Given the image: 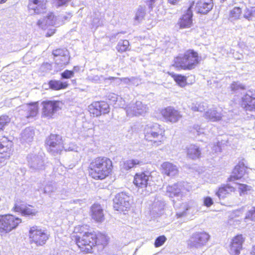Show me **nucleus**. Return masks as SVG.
<instances>
[{"mask_svg":"<svg viewBox=\"0 0 255 255\" xmlns=\"http://www.w3.org/2000/svg\"><path fill=\"white\" fill-rule=\"evenodd\" d=\"M111 160L105 157L94 159L90 164V175L96 180H102L107 177L112 171Z\"/></svg>","mask_w":255,"mask_h":255,"instance_id":"1","label":"nucleus"},{"mask_svg":"<svg viewBox=\"0 0 255 255\" xmlns=\"http://www.w3.org/2000/svg\"><path fill=\"white\" fill-rule=\"evenodd\" d=\"M144 134L145 139L152 141L153 146H158L163 142L164 130L158 124L147 125L144 128Z\"/></svg>","mask_w":255,"mask_h":255,"instance_id":"2","label":"nucleus"},{"mask_svg":"<svg viewBox=\"0 0 255 255\" xmlns=\"http://www.w3.org/2000/svg\"><path fill=\"white\" fill-rule=\"evenodd\" d=\"M198 53L193 50L186 51L183 55H180L175 59V65L182 69L191 70L194 69L199 62Z\"/></svg>","mask_w":255,"mask_h":255,"instance_id":"3","label":"nucleus"},{"mask_svg":"<svg viewBox=\"0 0 255 255\" xmlns=\"http://www.w3.org/2000/svg\"><path fill=\"white\" fill-rule=\"evenodd\" d=\"M97 242V236L93 233H85L82 237L78 236L76 244L81 251L86 253H91Z\"/></svg>","mask_w":255,"mask_h":255,"instance_id":"4","label":"nucleus"},{"mask_svg":"<svg viewBox=\"0 0 255 255\" xmlns=\"http://www.w3.org/2000/svg\"><path fill=\"white\" fill-rule=\"evenodd\" d=\"M45 144L48 151L54 155L60 154L63 149L67 150L63 145L62 137L58 134H50L46 138Z\"/></svg>","mask_w":255,"mask_h":255,"instance_id":"5","label":"nucleus"},{"mask_svg":"<svg viewBox=\"0 0 255 255\" xmlns=\"http://www.w3.org/2000/svg\"><path fill=\"white\" fill-rule=\"evenodd\" d=\"M49 235L46 230L35 226L29 230V238L31 244L34 243L37 246H42L48 240Z\"/></svg>","mask_w":255,"mask_h":255,"instance_id":"6","label":"nucleus"},{"mask_svg":"<svg viewBox=\"0 0 255 255\" xmlns=\"http://www.w3.org/2000/svg\"><path fill=\"white\" fill-rule=\"evenodd\" d=\"M21 221V219L11 215L0 216V235L2 236L15 228Z\"/></svg>","mask_w":255,"mask_h":255,"instance_id":"7","label":"nucleus"},{"mask_svg":"<svg viewBox=\"0 0 255 255\" xmlns=\"http://www.w3.org/2000/svg\"><path fill=\"white\" fill-rule=\"evenodd\" d=\"M210 239V235L204 232L193 233L187 241L189 248L193 249H201L206 246Z\"/></svg>","mask_w":255,"mask_h":255,"instance_id":"8","label":"nucleus"},{"mask_svg":"<svg viewBox=\"0 0 255 255\" xmlns=\"http://www.w3.org/2000/svg\"><path fill=\"white\" fill-rule=\"evenodd\" d=\"M42 115L47 118H52L57 112L61 110L63 103L59 101H47L42 103Z\"/></svg>","mask_w":255,"mask_h":255,"instance_id":"9","label":"nucleus"},{"mask_svg":"<svg viewBox=\"0 0 255 255\" xmlns=\"http://www.w3.org/2000/svg\"><path fill=\"white\" fill-rule=\"evenodd\" d=\"M183 190L184 189L181 183L168 185L166 187V195L172 201L175 208H178L177 205L175 204L176 200L179 201L182 199L184 196Z\"/></svg>","mask_w":255,"mask_h":255,"instance_id":"10","label":"nucleus"},{"mask_svg":"<svg viewBox=\"0 0 255 255\" xmlns=\"http://www.w3.org/2000/svg\"><path fill=\"white\" fill-rule=\"evenodd\" d=\"M132 197L124 192L118 194L114 199V208L117 211L127 210L130 207Z\"/></svg>","mask_w":255,"mask_h":255,"instance_id":"11","label":"nucleus"},{"mask_svg":"<svg viewBox=\"0 0 255 255\" xmlns=\"http://www.w3.org/2000/svg\"><path fill=\"white\" fill-rule=\"evenodd\" d=\"M125 110L128 116L133 117L144 115L147 112L148 108L141 102L136 101L128 104Z\"/></svg>","mask_w":255,"mask_h":255,"instance_id":"12","label":"nucleus"},{"mask_svg":"<svg viewBox=\"0 0 255 255\" xmlns=\"http://www.w3.org/2000/svg\"><path fill=\"white\" fill-rule=\"evenodd\" d=\"M27 161L31 172H38L45 169V163L41 155L30 154L27 157Z\"/></svg>","mask_w":255,"mask_h":255,"instance_id":"13","label":"nucleus"},{"mask_svg":"<svg viewBox=\"0 0 255 255\" xmlns=\"http://www.w3.org/2000/svg\"><path fill=\"white\" fill-rule=\"evenodd\" d=\"M19 115L22 118L27 119L35 117L38 114V108L37 103L23 105L19 107Z\"/></svg>","mask_w":255,"mask_h":255,"instance_id":"14","label":"nucleus"},{"mask_svg":"<svg viewBox=\"0 0 255 255\" xmlns=\"http://www.w3.org/2000/svg\"><path fill=\"white\" fill-rule=\"evenodd\" d=\"M89 112L94 117L109 112V105L105 102H95L89 106Z\"/></svg>","mask_w":255,"mask_h":255,"instance_id":"15","label":"nucleus"},{"mask_svg":"<svg viewBox=\"0 0 255 255\" xmlns=\"http://www.w3.org/2000/svg\"><path fill=\"white\" fill-rule=\"evenodd\" d=\"M153 182L152 176L148 172H142L135 174L133 183L137 187L144 188L151 186Z\"/></svg>","mask_w":255,"mask_h":255,"instance_id":"16","label":"nucleus"},{"mask_svg":"<svg viewBox=\"0 0 255 255\" xmlns=\"http://www.w3.org/2000/svg\"><path fill=\"white\" fill-rule=\"evenodd\" d=\"M164 119L172 123L177 122L182 117L180 112L172 107H167L161 111Z\"/></svg>","mask_w":255,"mask_h":255,"instance_id":"17","label":"nucleus"},{"mask_svg":"<svg viewBox=\"0 0 255 255\" xmlns=\"http://www.w3.org/2000/svg\"><path fill=\"white\" fill-rule=\"evenodd\" d=\"M241 105L246 111L255 109V92L249 90L241 98Z\"/></svg>","mask_w":255,"mask_h":255,"instance_id":"18","label":"nucleus"},{"mask_svg":"<svg viewBox=\"0 0 255 255\" xmlns=\"http://www.w3.org/2000/svg\"><path fill=\"white\" fill-rule=\"evenodd\" d=\"M244 239L242 235H238L232 240L230 246L229 253L231 255H239L242 249Z\"/></svg>","mask_w":255,"mask_h":255,"instance_id":"19","label":"nucleus"},{"mask_svg":"<svg viewBox=\"0 0 255 255\" xmlns=\"http://www.w3.org/2000/svg\"><path fill=\"white\" fill-rule=\"evenodd\" d=\"M194 5V2L187 10L186 12L179 19L178 24L181 28L190 27L192 25V11L191 9Z\"/></svg>","mask_w":255,"mask_h":255,"instance_id":"20","label":"nucleus"},{"mask_svg":"<svg viewBox=\"0 0 255 255\" xmlns=\"http://www.w3.org/2000/svg\"><path fill=\"white\" fill-rule=\"evenodd\" d=\"M28 7L32 9L36 14L43 13L46 12L47 0H29Z\"/></svg>","mask_w":255,"mask_h":255,"instance_id":"21","label":"nucleus"},{"mask_svg":"<svg viewBox=\"0 0 255 255\" xmlns=\"http://www.w3.org/2000/svg\"><path fill=\"white\" fill-rule=\"evenodd\" d=\"M204 117L206 119L212 122H217L221 120L227 122L225 119V116L217 108L209 109L205 113Z\"/></svg>","mask_w":255,"mask_h":255,"instance_id":"22","label":"nucleus"},{"mask_svg":"<svg viewBox=\"0 0 255 255\" xmlns=\"http://www.w3.org/2000/svg\"><path fill=\"white\" fill-rule=\"evenodd\" d=\"M213 6L212 0H198L195 5V9L198 13L206 14Z\"/></svg>","mask_w":255,"mask_h":255,"instance_id":"23","label":"nucleus"},{"mask_svg":"<svg viewBox=\"0 0 255 255\" xmlns=\"http://www.w3.org/2000/svg\"><path fill=\"white\" fill-rule=\"evenodd\" d=\"M37 25L42 29H45L48 26H59L56 22L54 15L52 12L48 13L46 16L38 20L37 23Z\"/></svg>","mask_w":255,"mask_h":255,"instance_id":"24","label":"nucleus"},{"mask_svg":"<svg viewBox=\"0 0 255 255\" xmlns=\"http://www.w3.org/2000/svg\"><path fill=\"white\" fill-rule=\"evenodd\" d=\"M11 142L7 140L5 137H3L0 139V154H3L5 153V155L1 156L0 157V162L1 163V160H3L4 158H7L9 157L11 151Z\"/></svg>","mask_w":255,"mask_h":255,"instance_id":"25","label":"nucleus"},{"mask_svg":"<svg viewBox=\"0 0 255 255\" xmlns=\"http://www.w3.org/2000/svg\"><path fill=\"white\" fill-rule=\"evenodd\" d=\"M246 167L245 166L244 164L240 163L238 165L235 166L232 174L229 178V181H234L236 180L241 178L246 172Z\"/></svg>","mask_w":255,"mask_h":255,"instance_id":"26","label":"nucleus"},{"mask_svg":"<svg viewBox=\"0 0 255 255\" xmlns=\"http://www.w3.org/2000/svg\"><path fill=\"white\" fill-rule=\"evenodd\" d=\"M161 168L162 173L168 176H175L178 173L177 167L169 162H164L161 165Z\"/></svg>","mask_w":255,"mask_h":255,"instance_id":"27","label":"nucleus"},{"mask_svg":"<svg viewBox=\"0 0 255 255\" xmlns=\"http://www.w3.org/2000/svg\"><path fill=\"white\" fill-rule=\"evenodd\" d=\"M193 205L194 203L192 202L182 203L180 207L181 210H179L176 212V215L177 217L180 218L187 216L191 211H192L191 213H193L194 211Z\"/></svg>","mask_w":255,"mask_h":255,"instance_id":"28","label":"nucleus"},{"mask_svg":"<svg viewBox=\"0 0 255 255\" xmlns=\"http://www.w3.org/2000/svg\"><path fill=\"white\" fill-rule=\"evenodd\" d=\"M92 217L93 219L96 220L97 222H102L104 219V216L103 214V211L99 204H94L92 208Z\"/></svg>","mask_w":255,"mask_h":255,"instance_id":"29","label":"nucleus"},{"mask_svg":"<svg viewBox=\"0 0 255 255\" xmlns=\"http://www.w3.org/2000/svg\"><path fill=\"white\" fill-rule=\"evenodd\" d=\"M235 187L229 184H227L219 188L218 191L216 193V195L220 199H224L227 195L235 192Z\"/></svg>","mask_w":255,"mask_h":255,"instance_id":"30","label":"nucleus"},{"mask_svg":"<svg viewBox=\"0 0 255 255\" xmlns=\"http://www.w3.org/2000/svg\"><path fill=\"white\" fill-rule=\"evenodd\" d=\"M34 135V131L32 128H26L21 134L20 140L21 142L27 143L31 142L33 140Z\"/></svg>","mask_w":255,"mask_h":255,"instance_id":"31","label":"nucleus"},{"mask_svg":"<svg viewBox=\"0 0 255 255\" xmlns=\"http://www.w3.org/2000/svg\"><path fill=\"white\" fill-rule=\"evenodd\" d=\"M187 154L190 158L194 159L200 156L201 150L197 145L192 144L187 147Z\"/></svg>","mask_w":255,"mask_h":255,"instance_id":"32","label":"nucleus"},{"mask_svg":"<svg viewBox=\"0 0 255 255\" xmlns=\"http://www.w3.org/2000/svg\"><path fill=\"white\" fill-rule=\"evenodd\" d=\"M143 164V161L136 159H129L124 163L123 168L128 170L132 168L136 167L137 166L141 165Z\"/></svg>","mask_w":255,"mask_h":255,"instance_id":"33","label":"nucleus"},{"mask_svg":"<svg viewBox=\"0 0 255 255\" xmlns=\"http://www.w3.org/2000/svg\"><path fill=\"white\" fill-rule=\"evenodd\" d=\"M242 11V9L240 7H235L234 8L230 10L228 19L230 21L233 22L240 19Z\"/></svg>","mask_w":255,"mask_h":255,"instance_id":"34","label":"nucleus"},{"mask_svg":"<svg viewBox=\"0 0 255 255\" xmlns=\"http://www.w3.org/2000/svg\"><path fill=\"white\" fill-rule=\"evenodd\" d=\"M164 203L162 201H155L151 207V213L152 214H159L163 209Z\"/></svg>","mask_w":255,"mask_h":255,"instance_id":"35","label":"nucleus"},{"mask_svg":"<svg viewBox=\"0 0 255 255\" xmlns=\"http://www.w3.org/2000/svg\"><path fill=\"white\" fill-rule=\"evenodd\" d=\"M49 87L54 90H59L66 88L68 84L66 82H62L58 80H51L49 82Z\"/></svg>","mask_w":255,"mask_h":255,"instance_id":"36","label":"nucleus"},{"mask_svg":"<svg viewBox=\"0 0 255 255\" xmlns=\"http://www.w3.org/2000/svg\"><path fill=\"white\" fill-rule=\"evenodd\" d=\"M15 212H20L24 216L35 215L36 211L35 209H31L29 207H22L18 205L14 207Z\"/></svg>","mask_w":255,"mask_h":255,"instance_id":"37","label":"nucleus"},{"mask_svg":"<svg viewBox=\"0 0 255 255\" xmlns=\"http://www.w3.org/2000/svg\"><path fill=\"white\" fill-rule=\"evenodd\" d=\"M129 43L127 40H121L118 42L116 49L118 52L123 53L128 50H129Z\"/></svg>","mask_w":255,"mask_h":255,"instance_id":"38","label":"nucleus"},{"mask_svg":"<svg viewBox=\"0 0 255 255\" xmlns=\"http://www.w3.org/2000/svg\"><path fill=\"white\" fill-rule=\"evenodd\" d=\"M207 107V104L204 102H196L192 104L191 109L194 112H202L205 110Z\"/></svg>","mask_w":255,"mask_h":255,"instance_id":"39","label":"nucleus"},{"mask_svg":"<svg viewBox=\"0 0 255 255\" xmlns=\"http://www.w3.org/2000/svg\"><path fill=\"white\" fill-rule=\"evenodd\" d=\"M231 90L234 93H239L242 90L245 89V85H243L239 82H234L230 86Z\"/></svg>","mask_w":255,"mask_h":255,"instance_id":"40","label":"nucleus"},{"mask_svg":"<svg viewBox=\"0 0 255 255\" xmlns=\"http://www.w3.org/2000/svg\"><path fill=\"white\" fill-rule=\"evenodd\" d=\"M145 14V8L139 6L135 13V20L139 22L143 19Z\"/></svg>","mask_w":255,"mask_h":255,"instance_id":"41","label":"nucleus"},{"mask_svg":"<svg viewBox=\"0 0 255 255\" xmlns=\"http://www.w3.org/2000/svg\"><path fill=\"white\" fill-rule=\"evenodd\" d=\"M175 82L180 87H183L186 85V78L181 75L174 74L172 75Z\"/></svg>","mask_w":255,"mask_h":255,"instance_id":"42","label":"nucleus"},{"mask_svg":"<svg viewBox=\"0 0 255 255\" xmlns=\"http://www.w3.org/2000/svg\"><path fill=\"white\" fill-rule=\"evenodd\" d=\"M70 60L69 53L67 54V56L63 55L62 57L55 58V62L60 64L61 66L65 65L69 63Z\"/></svg>","mask_w":255,"mask_h":255,"instance_id":"43","label":"nucleus"},{"mask_svg":"<svg viewBox=\"0 0 255 255\" xmlns=\"http://www.w3.org/2000/svg\"><path fill=\"white\" fill-rule=\"evenodd\" d=\"M69 52L65 48L57 49L53 51L52 54L55 58L62 57L63 55L67 56Z\"/></svg>","mask_w":255,"mask_h":255,"instance_id":"44","label":"nucleus"},{"mask_svg":"<svg viewBox=\"0 0 255 255\" xmlns=\"http://www.w3.org/2000/svg\"><path fill=\"white\" fill-rule=\"evenodd\" d=\"M238 189L241 196L247 194L248 191H250L251 187L244 184H238Z\"/></svg>","mask_w":255,"mask_h":255,"instance_id":"45","label":"nucleus"},{"mask_svg":"<svg viewBox=\"0 0 255 255\" xmlns=\"http://www.w3.org/2000/svg\"><path fill=\"white\" fill-rule=\"evenodd\" d=\"M56 187L54 184L52 183L46 184L44 188V193L49 194L56 191Z\"/></svg>","mask_w":255,"mask_h":255,"instance_id":"46","label":"nucleus"},{"mask_svg":"<svg viewBox=\"0 0 255 255\" xmlns=\"http://www.w3.org/2000/svg\"><path fill=\"white\" fill-rule=\"evenodd\" d=\"M10 118L6 115H2L0 117V131L2 130L3 128L10 122Z\"/></svg>","mask_w":255,"mask_h":255,"instance_id":"47","label":"nucleus"},{"mask_svg":"<svg viewBox=\"0 0 255 255\" xmlns=\"http://www.w3.org/2000/svg\"><path fill=\"white\" fill-rule=\"evenodd\" d=\"M248 220L255 221V207H253L246 214L245 220L246 222H247Z\"/></svg>","mask_w":255,"mask_h":255,"instance_id":"48","label":"nucleus"},{"mask_svg":"<svg viewBox=\"0 0 255 255\" xmlns=\"http://www.w3.org/2000/svg\"><path fill=\"white\" fill-rule=\"evenodd\" d=\"M166 238L164 235L159 236L155 241L154 246L156 248L161 246L166 242Z\"/></svg>","mask_w":255,"mask_h":255,"instance_id":"49","label":"nucleus"},{"mask_svg":"<svg viewBox=\"0 0 255 255\" xmlns=\"http://www.w3.org/2000/svg\"><path fill=\"white\" fill-rule=\"evenodd\" d=\"M254 11L252 10L251 8H246L244 10V17L248 20H253V14Z\"/></svg>","mask_w":255,"mask_h":255,"instance_id":"50","label":"nucleus"},{"mask_svg":"<svg viewBox=\"0 0 255 255\" xmlns=\"http://www.w3.org/2000/svg\"><path fill=\"white\" fill-rule=\"evenodd\" d=\"M74 71L66 70L61 74V77L63 79H69L73 77Z\"/></svg>","mask_w":255,"mask_h":255,"instance_id":"51","label":"nucleus"},{"mask_svg":"<svg viewBox=\"0 0 255 255\" xmlns=\"http://www.w3.org/2000/svg\"><path fill=\"white\" fill-rule=\"evenodd\" d=\"M51 65L48 63H43L40 67V70L43 72H47L51 70Z\"/></svg>","mask_w":255,"mask_h":255,"instance_id":"52","label":"nucleus"},{"mask_svg":"<svg viewBox=\"0 0 255 255\" xmlns=\"http://www.w3.org/2000/svg\"><path fill=\"white\" fill-rule=\"evenodd\" d=\"M213 204L212 199L210 197H206L204 199V204L205 206L209 207Z\"/></svg>","mask_w":255,"mask_h":255,"instance_id":"53","label":"nucleus"},{"mask_svg":"<svg viewBox=\"0 0 255 255\" xmlns=\"http://www.w3.org/2000/svg\"><path fill=\"white\" fill-rule=\"evenodd\" d=\"M193 128L198 134L204 133V129L198 125H195L193 127Z\"/></svg>","mask_w":255,"mask_h":255,"instance_id":"54","label":"nucleus"},{"mask_svg":"<svg viewBox=\"0 0 255 255\" xmlns=\"http://www.w3.org/2000/svg\"><path fill=\"white\" fill-rule=\"evenodd\" d=\"M71 0H55L56 1V4L58 7L65 5Z\"/></svg>","mask_w":255,"mask_h":255,"instance_id":"55","label":"nucleus"},{"mask_svg":"<svg viewBox=\"0 0 255 255\" xmlns=\"http://www.w3.org/2000/svg\"><path fill=\"white\" fill-rule=\"evenodd\" d=\"M71 17V15L70 13H68L65 15L61 16H60L58 19H62V21L64 20H67L69 19Z\"/></svg>","mask_w":255,"mask_h":255,"instance_id":"56","label":"nucleus"},{"mask_svg":"<svg viewBox=\"0 0 255 255\" xmlns=\"http://www.w3.org/2000/svg\"><path fill=\"white\" fill-rule=\"evenodd\" d=\"M121 81L126 84H128L130 82V80L128 78H123L121 79Z\"/></svg>","mask_w":255,"mask_h":255,"instance_id":"57","label":"nucleus"},{"mask_svg":"<svg viewBox=\"0 0 255 255\" xmlns=\"http://www.w3.org/2000/svg\"><path fill=\"white\" fill-rule=\"evenodd\" d=\"M73 202L75 204L78 203L79 204L81 205L83 202V201L82 200L77 199L73 200Z\"/></svg>","mask_w":255,"mask_h":255,"instance_id":"58","label":"nucleus"},{"mask_svg":"<svg viewBox=\"0 0 255 255\" xmlns=\"http://www.w3.org/2000/svg\"><path fill=\"white\" fill-rule=\"evenodd\" d=\"M180 0H168L169 2L175 4L178 2Z\"/></svg>","mask_w":255,"mask_h":255,"instance_id":"59","label":"nucleus"},{"mask_svg":"<svg viewBox=\"0 0 255 255\" xmlns=\"http://www.w3.org/2000/svg\"><path fill=\"white\" fill-rule=\"evenodd\" d=\"M251 255H255V245L254 246L252 249Z\"/></svg>","mask_w":255,"mask_h":255,"instance_id":"60","label":"nucleus"},{"mask_svg":"<svg viewBox=\"0 0 255 255\" xmlns=\"http://www.w3.org/2000/svg\"><path fill=\"white\" fill-rule=\"evenodd\" d=\"M55 29L53 30V31L51 32V33H50L49 32H48L47 33H46V36L47 37H49V36H50L52 35V34H53L54 32H55Z\"/></svg>","mask_w":255,"mask_h":255,"instance_id":"61","label":"nucleus"},{"mask_svg":"<svg viewBox=\"0 0 255 255\" xmlns=\"http://www.w3.org/2000/svg\"><path fill=\"white\" fill-rule=\"evenodd\" d=\"M252 10L254 11V14H253V19L255 17V7H252Z\"/></svg>","mask_w":255,"mask_h":255,"instance_id":"62","label":"nucleus"},{"mask_svg":"<svg viewBox=\"0 0 255 255\" xmlns=\"http://www.w3.org/2000/svg\"><path fill=\"white\" fill-rule=\"evenodd\" d=\"M79 69V67L78 66H75L73 68V71H77Z\"/></svg>","mask_w":255,"mask_h":255,"instance_id":"63","label":"nucleus"},{"mask_svg":"<svg viewBox=\"0 0 255 255\" xmlns=\"http://www.w3.org/2000/svg\"><path fill=\"white\" fill-rule=\"evenodd\" d=\"M92 80L96 81H98V80H99V77L98 76H96L95 77H94V78Z\"/></svg>","mask_w":255,"mask_h":255,"instance_id":"64","label":"nucleus"}]
</instances>
